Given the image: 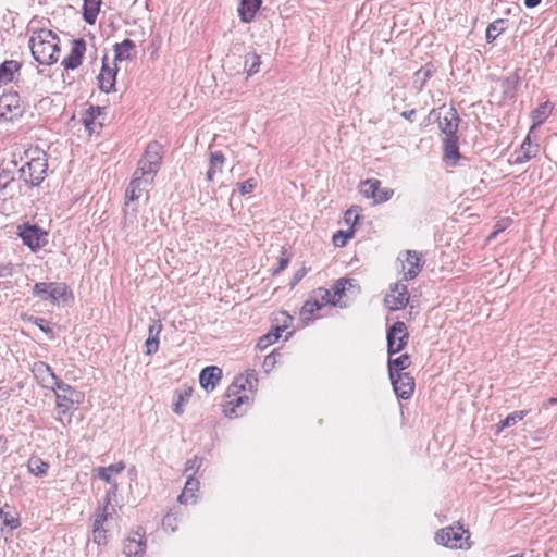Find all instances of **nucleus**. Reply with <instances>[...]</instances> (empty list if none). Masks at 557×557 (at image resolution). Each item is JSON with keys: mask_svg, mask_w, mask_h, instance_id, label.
Masks as SVG:
<instances>
[{"mask_svg": "<svg viewBox=\"0 0 557 557\" xmlns=\"http://www.w3.org/2000/svg\"><path fill=\"white\" fill-rule=\"evenodd\" d=\"M60 39L50 29L41 28L33 30L28 46L33 58L44 65L54 64L59 60Z\"/></svg>", "mask_w": 557, "mask_h": 557, "instance_id": "1", "label": "nucleus"}, {"mask_svg": "<svg viewBox=\"0 0 557 557\" xmlns=\"http://www.w3.org/2000/svg\"><path fill=\"white\" fill-rule=\"evenodd\" d=\"M162 156V145L158 141H150L146 147L143 158L138 161L136 174L145 176L148 181H153L160 170Z\"/></svg>", "mask_w": 557, "mask_h": 557, "instance_id": "2", "label": "nucleus"}, {"mask_svg": "<svg viewBox=\"0 0 557 557\" xmlns=\"http://www.w3.org/2000/svg\"><path fill=\"white\" fill-rule=\"evenodd\" d=\"M33 295L44 300H49L52 305H59V301L66 304L73 299V294L65 283H36L33 287Z\"/></svg>", "mask_w": 557, "mask_h": 557, "instance_id": "3", "label": "nucleus"}, {"mask_svg": "<svg viewBox=\"0 0 557 557\" xmlns=\"http://www.w3.org/2000/svg\"><path fill=\"white\" fill-rule=\"evenodd\" d=\"M465 533L467 531L460 524L447 527L436 532L435 541L446 547L467 549L470 548V543L468 542L469 536L463 539Z\"/></svg>", "mask_w": 557, "mask_h": 557, "instance_id": "4", "label": "nucleus"}, {"mask_svg": "<svg viewBox=\"0 0 557 557\" xmlns=\"http://www.w3.org/2000/svg\"><path fill=\"white\" fill-rule=\"evenodd\" d=\"M47 168L45 156L34 157L20 169L21 177L26 183L38 186L46 176Z\"/></svg>", "mask_w": 557, "mask_h": 557, "instance_id": "5", "label": "nucleus"}, {"mask_svg": "<svg viewBox=\"0 0 557 557\" xmlns=\"http://www.w3.org/2000/svg\"><path fill=\"white\" fill-rule=\"evenodd\" d=\"M408 331L404 322L397 321L387 330V354L393 356L405 348L408 342Z\"/></svg>", "mask_w": 557, "mask_h": 557, "instance_id": "6", "label": "nucleus"}, {"mask_svg": "<svg viewBox=\"0 0 557 557\" xmlns=\"http://www.w3.org/2000/svg\"><path fill=\"white\" fill-rule=\"evenodd\" d=\"M24 104L17 92H7L0 97V116L12 121L22 116Z\"/></svg>", "mask_w": 557, "mask_h": 557, "instance_id": "7", "label": "nucleus"}, {"mask_svg": "<svg viewBox=\"0 0 557 557\" xmlns=\"http://www.w3.org/2000/svg\"><path fill=\"white\" fill-rule=\"evenodd\" d=\"M18 235L23 243L33 251H36L47 244V233L37 225L24 224L20 227Z\"/></svg>", "mask_w": 557, "mask_h": 557, "instance_id": "8", "label": "nucleus"}, {"mask_svg": "<svg viewBox=\"0 0 557 557\" xmlns=\"http://www.w3.org/2000/svg\"><path fill=\"white\" fill-rule=\"evenodd\" d=\"M55 396H57V409L59 414H66L72 409L75 403H78L77 399H74V396H77V392L69 384L64 382H60L55 385Z\"/></svg>", "mask_w": 557, "mask_h": 557, "instance_id": "9", "label": "nucleus"}, {"mask_svg": "<svg viewBox=\"0 0 557 557\" xmlns=\"http://www.w3.org/2000/svg\"><path fill=\"white\" fill-rule=\"evenodd\" d=\"M408 301V288L405 284L400 282L391 285L389 293L384 298L385 305L392 311H397L405 308Z\"/></svg>", "mask_w": 557, "mask_h": 557, "instance_id": "10", "label": "nucleus"}, {"mask_svg": "<svg viewBox=\"0 0 557 557\" xmlns=\"http://www.w3.org/2000/svg\"><path fill=\"white\" fill-rule=\"evenodd\" d=\"M389 379L398 397L408 399L413 394L414 381L409 373L391 371Z\"/></svg>", "mask_w": 557, "mask_h": 557, "instance_id": "11", "label": "nucleus"}, {"mask_svg": "<svg viewBox=\"0 0 557 557\" xmlns=\"http://www.w3.org/2000/svg\"><path fill=\"white\" fill-rule=\"evenodd\" d=\"M34 376L38 383L44 387L51 391H55V385L61 381L54 374L53 370L46 362H35L32 369Z\"/></svg>", "mask_w": 557, "mask_h": 557, "instance_id": "12", "label": "nucleus"}, {"mask_svg": "<svg viewBox=\"0 0 557 557\" xmlns=\"http://www.w3.org/2000/svg\"><path fill=\"white\" fill-rule=\"evenodd\" d=\"M459 115L455 108H449L443 116H438V127L445 137L457 136Z\"/></svg>", "mask_w": 557, "mask_h": 557, "instance_id": "13", "label": "nucleus"}, {"mask_svg": "<svg viewBox=\"0 0 557 557\" xmlns=\"http://www.w3.org/2000/svg\"><path fill=\"white\" fill-rule=\"evenodd\" d=\"M403 263V272L405 280L414 278L422 269L421 257L414 250H407L405 259L398 258Z\"/></svg>", "mask_w": 557, "mask_h": 557, "instance_id": "14", "label": "nucleus"}, {"mask_svg": "<svg viewBox=\"0 0 557 557\" xmlns=\"http://www.w3.org/2000/svg\"><path fill=\"white\" fill-rule=\"evenodd\" d=\"M86 51V42L84 39H75L72 42L70 54L63 59L62 65L66 70H75L82 64Z\"/></svg>", "mask_w": 557, "mask_h": 557, "instance_id": "15", "label": "nucleus"}, {"mask_svg": "<svg viewBox=\"0 0 557 557\" xmlns=\"http://www.w3.org/2000/svg\"><path fill=\"white\" fill-rule=\"evenodd\" d=\"M257 384V376L253 370L247 372L246 376H237L234 382L227 387L225 397L236 396L240 392L252 389Z\"/></svg>", "mask_w": 557, "mask_h": 557, "instance_id": "16", "label": "nucleus"}, {"mask_svg": "<svg viewBox=\"0 0 557 557\" xmlns=\"http://www.w3.org/2000/svg\"><path fill=\"white\" fill-rule=\"evenodd\" d=\"M222 379V370L216 366L205 368L199 375V382L207 392L213 391Z\"/></svg>", "mask_w": 557, "mask_h": 557, "instance_id": "17", "label": "nucleus"}, {"mask_svg": "<svg viewBox=\"0 0 557 557\" xmlns=\"http://www.w3.org/2000/svg\"><path fill=\"white\" fill-rule=\"evenodd\" d=\"M153 181H148L145 176L140 174H136L134 172V176L129 183L128 188L126 189V199L127 201H134L140 198L141 194L146 188L151 185Z\"/></svg>", "mask_w": 557, "mask_h": 557, "instance_id": "18", "label": "nucleus"}, {"mask_svg": "<svg viewBox=\"0 0 557 557\" xmlns=\"http://www.w3.org/2000/svg\"><path fill=\"white\" fill-rule=\"evenodd\" d=\"M227 400L224 404V413L228 418H236L242 416L246 409H243V405H248L249 397L244 394L239 395L236 394V396L226 397Z\"/></svg>", "mask_w": 557, "mask_h": 557, "instance_id": "19", "label": "nucleus"}, {"mask_svg": "<svg viewBox=\"0 0 557 557\" xmlns=\"http://www.w3.org/2000/svg\"><path fill=\"white\" fill-rule=\"evenodd\" d=\"M136 536L127 537L124 541L123 553L126 557H141L146 550V540L144 534L136 533Z\"/></svg>", "mask_w": 557, "mask_h": 557, "instance_id": "20", "label": "nucleus"}, {"mask_svg": "<svg viewBox=\"0 0 557 557\" xmlns=\"http://www.w3.org/2000/svg\"><path fill=\"white\" fill-rule=\"evenodd\" d=\"M162 330L160 321H154L148 329V338L145 342V354L152 355L159 349V334Z\"/></svg>", "mask_w": 557, "mask_h": 557, "instance_id": "21", "label": "nucleus"}, {"mask_svg": "<svg viewBox=\"0 0 557 557\" xmlns=\"http://www.w3.org/2000/svg\"><path fill=\"white\" fill-rule=\"evenodd\" d=\"M199 490V481L193 475H188L183 492L178 495L177 500L180 504L187 505L188 503H195Z\"/></svg>", "mask_w": 557, "mask_h": 557, "instance_id": "22", "label": "nucleus"}, {"mask_svg": "<svg viewBox=\"0 0 557 557\" xmlns=\"http://www.w3.org/2000/svg\"><path fill=\"white\" fill-rule=\"evenodd\" d=\"M540 150L537 144H533L530 138V134L527 136L520 147V151L517 154L515 163H524L534 158Z\"/></svg>", "mask_w": 557, "mask_h": 557, "instance_id": "23", "label": "nucleus"}, {"mask_svg": "<svg viewBox=\"0 0 557 557\" xmlns=\"http://www.w3.org/2000/svg\"><path fill=\"white\" fill-rule=\"evenodd\" d=\"M261 0H242L238 13L243 22L249 23L255 18L257 11L260 9Z\"/></svg>", "mask_w": 557, "mask_h": 557, "instance_id": "24", "label": "nucleus"}, {"mask_svg": "<svg viewBox=\"0 0 557 557\" xmlns=\"http://www.w3.org/2000/svg\"><path fill=\"white\" fill-rule=\"evenodd\" d=\"M21 63L15 60H7L0 65V87L14 79V75L20 71Z\"/></svg>", "mask_w": 557, "mask_h": 557, "instance_id": "25", "label": "nucleus"}, {"mask_svg": "<svg viewBox=\"0 0 557 557\" xmlns=\"http://www.w3.org/2000/svg\"><path fill=\"white\" fill-rule=\"evenodd\" d=\"M224 156L221 151L210 153L209 169L207 171V181H213L216 173H221L224 165Z\"/></svg>", "mask_w": 557, "mask_h": 557, "instance_id": "26", "label": "nucleus"}, {"mask_svg": "<svg viewBox=\"0 0 557 557\" xmlns=\"http://www.w3.org/2000/svg\"><path fill=\"white\" fill-rule=\"evenodd\" d=\"M444 145V154L445 159L450 162V164H455L456 161L460 158L459 147H458V137H445L443 140Z\"/></svg>", "mask_w": 557, "mask_h": 557, "instance_id": "27", "label": "nucleus"}, {"mask_svg": "<svg viewBox=\"0 0 557 557\" xmlns=\"http://www.w3.org/2000/svg\"><path fill=\"white\" fill-rule=\"evenodd\" d=\"M435 73V67L432 63H428L413 74V85L418 90H422L426 82Z\"/></svg>", "mask_w": 557, "mask_h": 557, "instance_id": "28", "label": "nucleus"}, {"mask_svg": "<svg viewBox=\"0 0 557 557\" xmlns=\"http://www.w3.org/2000/svg\"><path fill=\"white\" fill-rule=\"evenodd\" d=\"M553 106L546 101L531 112L533 124L530 128V133L540 126L550 115Z\"/></svg>", "mask_w": 557, "mask_h": 557, "instance_id": "29", "label": "nucleus"}, {"mask_svg": "<svg viewBox=\"0 0 557 557\" xmlns=\"http://www.w3.org/2000/svg\"><path fill=\"white\" fill-rule=\"evenodd\" d=\"M125 469V463L123 461L110 465L108 467H100L97 469L98 476L106 481L109 484H113L114 488H116V483L112 480V473H121Z\"/></svg>", "mask_w": 557, "mask_h": 557, "instance_id": "30", "label": "nucleus"}, {"mask_svg": "<svg viewBox=\"0 0 557 557\" xmlns=\"http://www.w3.org/2000/svg\"><path fill=\"white\" fill-rule=\"evenodd\" d=\"M101 0H84L83 16L86 23L92 25L100 11Z\"/></svg>", "mask_w": 557, "mask_h": 557, "instance_id": "31", "label": "nucleus"}, {"mask_svg": "<svg viewBox=\"0 0 557 557\" xmlns=\"http://www.w3.org/2000/svg\"><path fill=\"white\" fill-rule=\"evenodd\" d=\"M115 76L116 71L103 66L98 76L100 89L102 91L109 92L114 87Z\"/></svg>", "mask_w": 557, "mask_h": 557, "instance_id": "32", "label": "nucleus"}, {"mask_svg": "<svg viewBox=\"0 0 557 557\" xmlns=\"http://www.w3.org/2000/svg\"><path fill=\"white\" fill-rule=\"evenodd\" d=\"M135 49V44L131 39H125L114 46L115 60L125 61L132 59V51Z\"/></svg>", "mask_w": 557, "mask_h": 557, "instance_id": "33", "label": "nucleus"}, {"mask_svg": "<svg viewBox=\"0 0 557 557\" xmlns=\"http://www.w3.org/2000/svg\"><path fill=\"white\" fill-rule=\"evenodd\" d=\"M27 469L34 475L42 476L47 473L49 463L44 461L40 457L32 456L27 462Z\"/></svg>", "mask_w": 557, "mask_h": 557, "instance_id": "34", "label": "nucleus"}, {"mask_svg": "<svg viewBox=\"0 0 557 557\" xmlns=\"http://www.w3.org/2000/svg\"><path fill=\"white\" fill-rule=\"evenodd\" d=\"M507 28V21L499 18L491 23L486 28V41L493 42Z\"/></svg>", "mask_w": 557, "mask_h": 557, "instance_id": "35", "label": "nucleus"}, {"mask_svg": "<svg viewBox=\"0 0 557 557\" xmlns=\"http://www.w3.org/2000/svg\"><path fill=\"white\" fill-rule=\"evenodd\" d=\"M381 182L375 178H368L360 184V194L366 198H372L375 200Z\"/></svg>", "mask_w": 557, "mask_h": 557, "instance_id": "36", "label": "nucleus"}, {"mask_svg": "<svg viewBox=\"0 0 557 557\" xmlns=\"http://www.w3.org/2000/svg\"><path fill=\"white\" fill-rule=\"evenodd\" d=\"M387 364L388 373H391V371L401 372L403 370L409 368L411 364V358L408 354H404L395 359L389 357Z\"/></svg>", "mask_w": 557, "mask_h": 557, "instance_id": "37", "label": "nucleus"}, {"mask_svg": "<svg viewBox=\"0 0 557 557\" xmlns=\"http://www.w3.org/2000/svg\"><path fill=\"white\" fill-rule=\"evenodd\" d=\"M322 308L321 304H320V300L319 298H317L314 295L308 299L302 308H301V311H300V315L304 320H310L311 319V315L320 310Z\"/></svg>", "mask_w": 557, "mask_h": 557, "instance_id": "38", "label": "nucleus"}, {"mask_svg": "<svg viewBox=\"0 0 557 557\" xmlns=\"http://www.w3.org/2000/svg\"><path fill=\"white\" fill-rule=\"evenodd\" d=\"M0 521L10 530H15L20 527L17 515L14 511L5 510V508H0Z\"/></svg>", "mask_w": 557, "mask_h": 557, "instance_id": "39", "label": "nucleus"}, {"mask_svg": "<svg viewBox=\"0 0 557 557\" xmlns=\"http://www.w3.org/2000/svg\"><path fill=\"white\" fill-rule=\"evenodd\" d=\"M528 411L521 410V411H515L506 417L496 429V432L499 433L502 430L517 424L519 421H521L525 416Z\"/></svg>", "mask_w": 557, "mask_h": 557, "instance_id": "40", "label": "nucleus"}, {"mask_svg": "<svg viewBox=\"0 0 557 557\" xmlns=\"http://www.w3.org/2000/svg\"><path fill=\"white\" fill-rule=\"evenodd\" d=\"M314 296L319 298L321 306L337 305V299L334 298L330 289L320 287L313 292Z\"/></svg>", "mask_w": 557, "mask_h": 557, "instance_id": "41", "label": "nucleus"}, {"mask_svg": "<svg viewBox=\"0 0 557 557\" xmlns=\"http://www.w3.org/2000/svg\"><path fill=\"white\" fill-rule=\"evenodd\" d=\"M281 336V329L280 327H276L275 329V332H270L263 336H261L258 341V348L260 349H265L268 346L274 344L275 342H277V339L280 338Z\"/></svg>", "mask_w": 557, "mask_h": 557, "instance_id": "42", "label": "nucleus"}, {"mask_svg": "<svg viewBox=\"0 0 557 557\" xmlns=\"http://www.w3.org/2000/svg\"><path fill=\"white\" fill-rule=\"evenodd\" d=\"M260 57L256 53H248L245 59V69L248 75H252L259 71Z\"/></svg>", "mask_w": 557, "mask_h": 557, "instance_id": "43", "label": "nucleus"}, {"mask_svg": "<svg viewBox=\"0 0 557 557\" xmlns=\"http://www.w3.org/2000/svg\"><path fill=\"white\" fill-rule=\"evenodd\" d=\"M110 504V498H109V495H107L106 497V504L103 506V508H99L96 513L94 515V522H92V527H96V528H102L104 521L108 519V506Z\"/></svg>", "mask_w": 557, "mask_h": 557, "instance_id": "44", "label": "nucleus"}, {"mask_svg": "<svg viewBox=\"0 0 557 557\" xmlns=\"http://www.w3.org/2000/svg\"><path fill=\"white\" fill-rule=\"evenodd\" d=\"M201 465L202 458L194 456L186 461L184 473L194 476V474L200 469Z\"/></svg>", "mask_w": 557, "mask_h": 557, "instance_id": "45", "label": "nucleus"}, {"mask_svg": "<svg viewBox=\"0 0 557 557\" xmlns=\"http://www.w3.org/2000/svg\"><path fill=\"white\" fill-rule=\"evenodd\" d=\"M103 108L91 106L84 116V124L87 128H90V125L94 123L95 119L99 116L102 112Z\"/></svg>", "mask_w": 557, "mask_h": 557, "instance_id": "46", "label": "nucleus"}, {"mask_svg": "<svg viewBox=\"0 0 557 557\" xmlns=\"http://www.w3.org/2000/svg\"><path fill=\"white\" fill-rule=\"evenodd\" d=\"M348 283L350 284V280L341 278V280L336 281L335 284L333 285L332 289H330L332 292V295L334 296V298L337 299V302L344 295L345 288H346L345 286Z\"/></svg>", "mask_w": 557, "mask_h": 557, "instance_id": "47", "label": "nucleus"}, {"mask_svg": "<svg viewBox=\"0 0 557 557\" xmlns=\"http://www.w3.org/2000/svg\"><path fill=\"white\" fill-rule=\"evenodd\" d=\"M351 232L338 231L333 235V243L337 247H343L346 245L347 239L351 237Z\"/></svg>", "mask_w": 557, "mask_h": 557, "instance_id": "48", "label": "nucleus"}, {"mask_svg": "<svg viewBox=\"0 0 557 557\" xmlns=\"http://www.w3.org/2000/svg\"><path fill=\"white\" fill-rule=\"evenodd\" d=\"M394 195V190L391 188H381L379 187L377 195L375 196V202H385L392 198Z\"/></svg>", "mask_w": 557, "mask_h": 557, "instance_id": "49", "label": "nucleus"}, {"mask_svg": "<svg viewBox=\"0 0 557 557\" xmlns=\"http://www.w3.org/2000/svg\"><path fill=\"white\" fill-rule=\"evenodd\" d=\"M256 181L253 178H249V180H246L242 183H238V190L240 193V195H246V194H249L253 190V188L256 187Z\"/></svg>", "mask_w": 557, "mask_h": 557, "instance_id": "50", "label": "nucleus"}, {"mask_svg": "<svg viewBox=\"0 0 557 557\" xmlns=\"http://www.w3.org/2000/svg\"><path fill=\"white\" fill-rule=\"evenodd\" d=\"M13 174L11 171L0 169V190L4 189L12 181Z\"/></svg>", "mask_w": 557, "mask_h": 557, "instance_id": "51", "label": "nucleus"}, {"mask_svg": "<svg viewBox=\"0 0 557 557\" xmlns=\"http://www.w3.org/2000/svg\"><path fill=\"white\" fill-rule=\"evenodd\" d=\"M162 525L165 530L174 532L176 530V517L173 513H168L162 520Z\"/></svg>", "mask_w": 557, "mask_h": 557, "instance_id": "52", "label": "nucleus"}, {"mask_svg": "<svg viewBox=\"0 0 557 557\" xmlns=\"http://www.w3.org/2000/svg\"><path fill=\"white\" fill-rule=\"evenodd\" d=\"M92 536L94 542L97 543L98 545L106 544L107 542V536L104 534L103 528L92 527Z\"/></svg>", "mask_w": 557, "mask_h": 557, "instance_id": "53", "label": "nucleus"}, {"mask_svg": "<svg viewBox=\"0 0 557 557\" xmlns=\"http://www.w3.org/2000/svg\"><path fill=\"white\" fill-rule=\"evenodd\" d=\"M34 323L39 327L40 331L47 334L52 333V329L47 324V322L42 318H36Z\"/></svg>", "mask_w": 557, "mask_h": 557, "instance_id": "54", "label": "nucleus"}, {"mask_svg": "<svg viewBox=\"0 0 557 557\" xmlns=\"http://www.w3.org/2000/svg\"><path fill=\"white\" fill-rule=\"evenodd\" d=\"M507 225H508V221H507V220H505V221H499V222L496 224V230H495L493 233H491V234L488 235V237H487V238H488L490 240H491V239H493V238H495L499 232H503V231L507 227Z\"/></svg>", "mask_w": 557, "mask_h": 557, "instance_id": "55", "label": "nucleus"}, {"mask_svg": "<svg viewBox=\"0 0 557 557\" xmlns=\"http://www.w3.org/2000/svg\"><path fill=\"white\" fill-rule=\"evenodd\" d=\"M185 400H186V397L184 395H182V394H178L177 401L174 404V407H173V411L176 414H182L183 413L182 405H183V403Z\"/></svg>", "mask_w": 557, "mask_h": 557, "instance_id": "56", "label": "nucleus"}, {"mask_svg": "<svg viewBox=\"0 0 557 557\" xmlns=\"http://www.w3.org/2000/svg\"><path fill=\"white\" fill-rule=\"evenodd\" d=\"M289 260L290 258L288 256L281 258L277 268L273 271V274H277L283 271L288 265Z\"/></svg>", "mask_w": 557, "mask_h": 557, "instance_id": "57", "label": "nucleus"}, {"mask_svg": "<svg viewBox=\"0 0 557 557\" xmlns=\"http://www.w3.org/2000/svg\"><path fill=\"white\" fill-rule=\"evenodd\" d=\"M12 274L11 264H0V277H5Z\"/></svg>", "mask_w": 557, "mask_h": 557, "instance_id": "58", "label": "nucleus"}, {"mask_svg": "<svg viewBox=\"0 0 557 557\" xmlns=\"http://www.w3.org/2000/svg\"><path fill=\"white\" fill-rule=\"evenodd\" d=\"M305 275H306V270L299 269L294 275V280L290 284L292 287H294Z\"/></svg>", "mask_w": 557, "mask_h": 557, "instance_id": "59", "label": "nucleus"}, {"mask_svg": "<svg viewBox=\"0 0 557 557\" xmlns=\"http://www.w3.org/2000/svg\"><path fill=\"white\" fill-rule=\"evenodd\" d=\"M414 115H416L414 109L401 112V116L410 122L413 121Z\"/></svg>", "mask_w": 557, "mask_h": 557, "instance_id": "60", "label": "nucleus"}, {"mask_svg": "<svg viewBox=\"0 0 557 557\" xmlns=\"http://www.w3.org/2000/svg\"><path fill=\"white\" fill-rule=\"evenodd\" d=\"M275 363V358L272 355H269L264 358L263 366L264 367H273Z\"/></svg>", "mask_w": 557, "mask_h": 557, "instance_id": "61", "label": "nucleus"}, {"mask_svg": "<svg viewBox=\"0 0 557 557\" xmlns=\"http://www.w3.org/2000/svg\"><path fill=\"white\" fill-rule=\"evenodd\" d=\"M541 3V0H524V5L527 8H534Z\"/></svg>", "mask_w": 557, "mask_h": 557, "instance_id": "62", "label": "nucleus"}, {"mask_svg": "<svg viewBox=\"0 0 557 557\" xmlns=\"http://www.w3.org/2000/svg\"><path fill=\"white\" fill-rule=\"evenodd\" d=\"M5 443L7 441L2 436H0V451L5 450Z\"/></svg>", "mask_w": 557, "mask_h": 557, "instance_id": "63", "label": "nucleus"}, {"mask_svg": "<svg viewBox=\"0 0 557 557\" xmlns=\"http://www.w3.org/2000/svg\"><path fill=\"white\" fill-rule=\"evenodd\" d=\"M547 401H548V404L554 405V404H557V398L553 397V398H549Z\"/></svg>", "mask_w": 557, "mask_h": 557, "instance_id": "64", "label": "nucleus"}]
</instances>
